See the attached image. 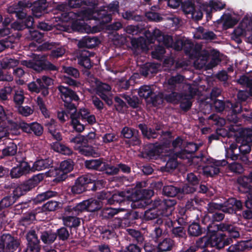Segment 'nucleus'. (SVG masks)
Instances as JSON below:
<instances>
[{
	"label": "nucleus",
	"instance_id": "25",
	"mask_svg": "<svg viewBox=\"0 0 252 252\" xmlns=\"http://www.w3.org/2000/svg\"><path fill=\"white\" fill-rule=\"evenodd\" d=\"M211 227L213 228L217 229L218 231H227L230 236L234 238H236L239 237V233L236 228L233 226L229 224L224 223H220V224H211Z\"/></svg>",
	"mask_w": 252,
	"mask_h": 252
},
{
	"label": "nucleus",
	"instance_id": "27",
	"mask_svg": "<svg viewBox=\"0 0 252 252\" xmlns=\"http://www.w3.org/2000/svg\"><path fill=\"white\" fill-rule=\"evenodd\" d=\"M152 34L160 45H164L166 47L172 46L173 39L170 36L162 35L161 32L158 29L154 30Z\"/></svg>",
	"mask_w": 252,
	"mask_h": 252
},
{
	"label": "nucleus",
	"instance_id": "44",
	"mask_svg": "<svg viewBox=\"0 0 252 252\" xmlns=\"http://www.w3.org/2000/svg\"><path fill=\"white\" fill-rule=\"evenodd\" d=\"M70 142L74 144L73 147L75 150L78 151L86 144L85 143V136L82 135H78L75 137L70 139Z\"/></svg>",
	"mask_w": 252,
	"mask_h": 252
},
{
	"label": "nucleus",
	"instance_id": "37",
	"mask_svg": "<svg viewBox=\"0 0 252 252\" xmlns=\"http://www.w3.org/2000/svg\"><path fill=\"white\" fill-rule=\"evenodd\" d=\"M184 81V77L180 75L169 78L164 84L165 88L172 90L178 84L182 83Z\"/></svg>",
	"mask_w": 252,
	"mask_h": 252
},
{
	"label": "nucleus",
	"instance_id": "46",
	"mask_svg": "<svg viewBox=\"0 0 252 252\" xmlns=\"http://www.w3.org/2000/svg\"><path fill=\"white\" fill-rule=\"evenodd\" d=\"M139 127L141 129L143 135L148 139L155 138L157 137L156 131L151 128H148L147 126L142 124H140Z\"/></svg>",
	"mask_w": 252,
	"mask_h": 252
},
{
	"label": "nucleus",
	"instance_id": "42",
	"mask_svg": "<svg viewBox=\"0 0 252 252\" xmlns=\"http://www.w3.org/2000/svg\"><path fill=\"white\" fill-rule=\"evenodd\" d=\"M87 207V211L89 212H94L99 209L102 206V204L98 199L91 198L86 200Z\"/></svg>",
	"mask_w": 252,
	"mask_h": 252
},
{
	"label": "nucleus",
	"instance_id": "38",
	"mask_svg": "<svg viewBox=\"0 0 252 252\" xmlns=\"http://www.w3.org/2000/svg\"><path fill=\"white\" fill-rule=\"evenodd\" d=\"M159 65L154 63H146L141 70L142 74L147 76L150 74L156 73L158 69Z\"/></svg>",
	"mask_w": 252,
	"mask_h": 252
},
{
	"label": "nucleus",
	"instance_id": "35",
	"mask_svg": "<svg viewBox=\"0 0 252 252\" xmlns=\"http://www.w3.org/2000/svg\"><path fill=\"white\" fill-rule=\"evenodd\" d=\"M23 1H19L18 2V5L10 6L8 8L7 10L9 13H15L18 19L23 20L27 16V15L24 11L23 9L21 7V5L23 4Z\"/></svg>",
	"mask_w": 252,
	"mask_h": 252
},
{
	"label": "nucleus",
	"instance_id": "14",
	"mask_svg": "<svg viewBox=\"0 0 252 252\" xmlns=\"http://www.w3.org/2000/svg\"><path fill=\"white\" fill-rule=\"evenodd\" d=\"M217 229L211 227V225L208 226L209 232H213V235L216 237L211 242V247H216L218 249H221L225 246L228 245L232 242L231 238L225 239V235L220 232H216Z\"/></svg>",
	"mask_w": 252,
	"mask_h": 252
},
{
	"label": "nucleus",
	"instance_id": "43",
	"mask_svg": "<svg viewBox=\"0 0 252 252\" xmlns=\"http://www.w3.org/2000/svg\"><path fill=\"white\" fill-rule=\"evenodd\" d=\"M18 64L19 61L17 60L8 58H4L0 62V66L3 69L12 68Z\"/></svg>",
	"mask_w": 252,
	"mask_h": 252
},
{
	"label": "nucleus",
	"instance_id": "62",
	"mask_svg": "<svg viewBox=\"0 0 252 252\" xmlns=\"http://www.w3.org/2000/svg\"><path fill=\"white\" fill-rule=\"evenodd\" d=\"M62 71L75 78H77L79 76V72L78 70L72 67L63 66V67Z\"/></svg>",
	"mask_w": 252,
	"mask_h": 252
},
{
	"label": "nucleus",
	"instance_id": "45",
	"mask_svg": "<svg viewBox=\"0 0 252 252\" xmlns=\"http://www.w3.org/2000/svg\"><path fill=\"white\" fill-rule=\"evenodd\" d=\"M36 82L37 84L35 82H32L28 84V88L30 92L39 93L40 90L43 89L44 84L42 83L41 80L40 78L36 79Z\"/></svg>",
	"mask_w": 252,
	"mask_h": 252
},
{
	"label": "nucleus",
	"instance_id": "11",
	"mask_svg": "<svg viewBox=\"0 0 252 252\" xmlns=\"http://www.w3.org/2000/svg\"><path fill=\"white\" fill-rule=\"evenodd\" d=\"M42 179L43 178L41 175L38 174L34 176L27 182L17 187L13 190V196L12 197L16 199L23 195L26 192L36 186Z\"/></svg>",
	"mask_w": 252,
	"mask_h": 252
},
{
	"label": "nucleus",
	"instance_id": "59",
	"mask_svg": "<svg viewBox=\"0 0 252 252\" xmlns=\"http://www.w3.org/2000/svg\"><path fill=\"white\" fill-rule=\"evenodd\" d=\"M28 38L31 40L35 41L38 43H41L43 41L42 34L36 31H30V35L28 36Z\"/></svg>",
	"mask_w": 252,
	"mask_h": 252
},
{
	"label": "nucleus",
	"instance_id": "32",
	"mask_svg": "<svg viewBox=\"0 0 252 252\" xmlns=\"http://www.w3.org/2000/svg\"><path fill=\"white\" fill-rule=\"evenodd\" d=\"M52 162L49 159H39L34 162L31 171H40L49 168Z\"/></svg>",
	"mask_w": 252,
	"mask_h": 252
},
{
	"label": "nucleus",
	"instance_id": "31",
	"mask_svg": "<svg viewBox=\"0 0 252 252\" xmlns=\"http://www.w3.org/2000/svg\"><path fill=\"white\" fill-rule=\"evenodd\" d=\"M176 50H184L186 53H190L192 48V44L188 39H179L173 45Z\"/></svg>",
	"mask_w": 252,
	"mask_h": 252
},
{
	"label": "nucleus",
	"instance_id": "60",
	"mask_svg": "<svg viewBox=\"0 0 252 252\" xmlns=\"http://www.w3.org/2000/svg\"><path fill=\"white\" fill-rule=\"evenodd\" d=\"M127 233L140 243H143L144 241V237L143 235L138 231L132 229H127L126 230Z\"/></svg>",
	"mask_w": 252,
	"mask_h": 252
},
{
	"label": "nucleus",
	"instance_id": "7",
	"mask_svg": "<svg viewBox=\"0 0 252 252\" xmlns=\"http://www.w3.org/2000/svg\"><path fill=\"white\" fill-rule=\"evenodd\" d=\"M252 35V16L248 14L245 16L239 26L234 30L231 38L238 43H241L240 36H249L251 40Z\"/></svg>",
	"mask_w": 252,
	"mask_h": 252
},
{
	"label": "nucleus",
	"instance_id": "52",
	"mask_svg": "<svg viewBox=\"0 0 252 252\" xmlns=\"http://www.w3.org/2000/svg\"><path fill=\"white\" fill-rule=\"evenodd\" d=\"M179 191V189L173 186H165L163 189L164 194L170 197L175 196Z\"/></svg>",
	"mask_w": 252,
	"mask_h": 252
},
{
	"label": "nucleus",
	"instance_id": "8",
	"mask_svg": "<svg viewBox=\"0 0 252 252\" xmlns=\"http://www.w3.org/2000/svg\"><path fill=\"white\" fill-rule=\"evenodd\" d=\"M21 64L37 71L43 69L57 70V67L55 65L46 60L45 58L39 55H35L32 60H23L21 61Z\"/></svg>",
	"mask_w": 252,
	"mask_h": 252
},
{
	"label": "nucleus",
	"instance_id": "24",
	"mask_svg": "<svg viewBox=\"0 0 252 252\" xmlns=\"http://www.w3.org/2000/svg\"><path fill=\"white\" fill-rule=\"evenodd\" d=\"M240 185L239 189L241 191L248 192L252 191V172L250 173L249 176H241L237 180Z\"/></svg>",
	"mask_w": 252,
	"mask_h": 252
},
{
	"label": "nucleus",
	"instance_id": "29",
	"mask_svg": "<svg viewBox=\"0 0 252 252\" xmlns=\"http://www.w3.org/2000/svg\"><path fill=\"white\" fill-rule=\"evenodd\" d=\"M94 53L89 51H82L78 57V63L85 68H91L92 65L91 58L94 57Z\"/></svg>",
	"mask_w": 252,
	"mask_h": 252
},
{
	"label": "nucleus",
	"instance_id": "30",
	"mask_svg": "<svg viewBox=\"0 0 252 252\" xmlns=\"http://www.w3.org/2000/svg\"><path fill=\"white\" fill-rule=\"evenodd\" d=\"M45 126L55 139L57 140H61L62 139L61 133L57 130L58 126L57 123L54 120L51 119L48 120L46 122Z\"/></svg>",
	"mask_w": 252,
	"mask_h": 252
},
{
	"label": "nucleus",
	"instance_id": "12",
	"mask_svg": "<svg viewBox=\"0 0 252 252\" xmlns=\"http://www.w3.org/2000/svg\"><path fill=\"white\" fill-rule=\"evenodd\" d=\"M58 90L61 93V96L64 102L65 107L70 110H75V105L72 104L71 101L78 100V96L73 91L63 86H59Z\"/></svg>",
	"mask_w": 252,
	"mask_h": 252
},
{
	"label": "nucleus",
	"instance_id": "4",
	"mask_svg": "<svg viewBox=\"0 0 252 252\" xmlns=\"http://www.w3.org/2000/svg\"><path fill=\"white\" fill-rule=\"evenodd\" d=\"M225 4L221 1H210L209 5H203L200 7V11L195 15L196 10L194 7L192 1H184L182 3V8L183 11L186 14H191L192 17H196L197 19H200L202 17V10L207 13L213 10L218 11L223 9Z\"/></svg>",
	"mask_w": 252,
	"mask_h": 252
},
{
	"label": "nucleus",
	"instance_id": "56",
	"mask_svg": "<svg viewBox=\"0 0 252 252\" xmlns=\"http://www.w3.org/2000/svg\"><path fill=\"white\" fill-rule=\"evenodd\" d=\"M14 40L13 37H9L5 40L0 41V52L4 50L5 48L13 47V43Z\"/></svg>",
	"mask_w": 252,
	"mask_h": 252
},
{
	"label": "nucleus",
	"instance_id": "13",
	"mask_svg": "<svg viewBox=\"0 0 252 252\" xmlns=\"http://www.w3.org/2000/svg\"><path fill=\"white\" fill-rule=\"evenodd\" d=\"M72 169V162L71 160H64L61 162L59 168L52 172V175L56 177L55 181L60 182L65 180L66 174Z\"/></svg>",
	"mask_w": 252,
	"mask_h": 252
},
{
	"label": "nucleus",
	"instance_id": "61",
	"mask_svg": "<svg viewBox=\"0 0 252 252\" xmlns=\"http://www.w3.org/2000/svg\"><path fill=\"white\" fill-rule=\"evenodd\" d=\"M36 103L43 115L45 117H49V115L48 111L46 107L44 102L42 98L39 96L37 97L36 99Z\"/></svg>",
	"mask_w": 252,
	"mask_h": 252
},
{
	"label": "nucleus",
	"instance_id": "63",
	"mask_svg": "<svg viewBox=\"0 0 252 252\" xmlns=\"http://www.w3.org/2000/svg\"><path fill=\"white\" fill-rule=\"evenodd\" d=\"M15 102L18 105L22 104L24 100V92L22 90H18L15 92L14 97Z\"/></svg>",
	"mask_w": 252,
	"mask_h": 252
},
{
	"label": "nucleus",
	"instance_id": "9",
	"mask_svg": "<svg viewBox=\"0 0 252 252\" xmlns=\"http://www.w3.org/2000/svg\"><path fill=\"white\" fill-rule=\"evenodd\" d=\"M175 204V201L172 199H165L164 201L157 200L154 203L155 207L145 211L144 218L147 220H150L157 218L159 215H166L163 210H160L161 207L164 205L170 207Z\"/></svg>",
	"mask_w": 252,
	"mask_h": 252
},
{
	"label": "nucleus",
	"instance_id": "34",
	"mask_svg": "<svg viewBox=\"0 0 252 252\" xmlns=\"http://www.w3.org/2000/svg\"><path fill=\"white\" fill-rule=\"evenodd\" d=\"M51 148L54 151L65 155H70L72 153L70 148L59 142L53 143Z\"/></svg>",
	"mask_w": 252,
	"mask_h": 252
},
{
	"label": "nucleus",
	"instance_id": "23",
	"mask_svg": "<svg viewBox=\"0 0 252 252\" xmlns=\"http://www.w3.org/2000/svg\"><path fill=\"white\" fill-rule=\"evenodd\" d=\"M31 171V167L26 161H22L16 167L12 168L10 175L12 178H18Z\"/></svg>",
	"mask_w": 252,
	"mask_h": 252
},
{
	"label": "nucleus",
	"instance_id": "1",
	"mask_svg": "<svg viewBox=\"0 0 252 252\" xmlns=\"http://www.w3.org/2000/svg\"><path fill=\"white\" fill-rule=\"evenodd\" d=\"M240 136L236 138L238 146L235 143H232L228 149L226 150V157L233 160L238 159L240 153L246 154L251 150V143L252 142V130L246 128L241 130Z\"/></svg>",
	"mask_w": 252,
	"mask_h": 252
},
{
	"label": "nucleus",
	"instance_id": "20",
	"mask_svg": "<svg viewBox=\"0 0 252 252\" xmlns=\"http://www.w3.org/2000/svg\"><path fill=\"white\" fill-rule=\"evenodd\" d=\"M28 246L25 252H39V241L33 230L29 231L27 235Z\"/></svg>",
	"mask_w": 252,
	"mask_h": 252
},
{
	"label": "nucleus",
	"instance_id": "40",
	"mask_svg": "<svg viewBox=\"0 0 252 252\" xmlns=\"http://www.w3.org/2000/svg\"><path fill=\"white\" fill-rule=\"evenodd\" d=\"M105 163L103 162L100 159H91L85 161V166L87 168L91 169L102 170L103 166Z\"/></svg>",
	"mask_w": 252,
	"mask_h": 252
},
{
	"label": "nucleus",
	"instance_id": "5",
	"mask_svg": "<svg viewBox=\"0 0 252 252\" xmlns=\"http://www.w3.org/2000/svg\"><path fill=\"white\" fill-rule=\"evenodd\" d=\"M187 87L188 88L189 93V94L181 95L176 93L172 92L169 95L165 94V98L167 101L173 103H176L178 101H180L181 107L184 110L189 109L191 105L190 99L196 94L197 89L194 88V86L192 87L189 85H187Z\"/></svg>",
	"mask_w": 252,
	"mask_h": 252
},
{
	"label": "nucleus",
	"instance_id": "50",
	"mask_svg": "<svg viewBox=\"0 0 252 252\" xmlns=\"http://www.w3.org/2000/svg\"><path fill=\"white\" fill-rule=\"evenodd\" d=\"M210 54L213 56L212 60L208 65L209 68H212L217 65L220 61V53L216 50H211Z\"/></svg>",
	"mask_w": 252,
	"mask_h": 252
},
{
	"label": "nucleus",
	"instance_id": "55",
	"mask_svg": "<svg viewBox=\"0 0 252 252\" xmlns=\"http://www.w3.org/2000/svg\"><path fill=\"white\" fill-rule=\"evenodd\" d=\"M15 201V198L12 196H6L4 197L0 201V209H3L9 207Z\"/></svg>",
	"mask_w": 252,
	"mask_h": 252
},
{
	"label": "nucleus",
	"instance_id": "49",
	"mask_svg": "<svg viewBox=\"0 0 252 252\" xmlns=\"http://www.w3.org/2000/svg\"><path fill=\"white\" fill-rule=\"evenodd\" d=\"M57 238L56 233L51 231L43 232L41 235V239L43 242L49 244L53 242Z\"/></svg>",
	"mask_w": 252,
	"mask_h": 252
},
{
	"label": "nucleus",
	"instance_id": "58",
	"mask_svg": "<svg viewBox=\"0 0 252 252\" xmlns=\"http://www.w3.org/2000/svg\"><path fill=\"white\" fill-rule=\"evenodd\" d=\"M43 132L42 126L36 122L32 123L31 133L33 132L36 136H40Z\"/></svg>",
	"mask_w": 252,
	"mask_h": 252
},
{
	"label": "nucleus",
	"instance_id": "17",
	"mask_svg": "<svg viewBox=\"0 0 252 252\" xmlns=\"http://www.w3.org/2000/svg\"><path fill=\"white\" fill-rule=\"evenodd\" d=\"M208 165L202 168L203 173L207 176H213L218 174L220 172L219 167L226 164L225 160H214L213 159L208 160Z\"/></svg>",
	"mask_w": 252,
	"mask_h": 252
},
{
	"label": "nucleus",
	"instance_id": "21",
	"mask_svg": "<svg viewBox=\"0 0 252 252\" xmlns=\"http://www.w3.org/2000/svg\"><path fill=\"white\" fill-rule=\"evenodd\" d=\"M208 235L210 236L209 238L208 236H204L199 239L196 242V245L195 246H191L186 252H195L199 248L203 249L208 246L211 247V242L214 241V239L216 238V237L213 235V232L209 233L208 230Z\"/></svg>",
	"mask_w": 252,
	"mask_h": 252
},
{
	"label": "nucleus",
	"instance_id": "6",
	"mask_svg": "<svg viewBox=\"0 0 252 252\" xmlns=\"http://www.w3.org/2000/svg\"><path fill=\"white\" fill-rule=\"evenodd\" d=\"M80 116L83 121H86L89 124H93L96 122L95 116L91 114L87 109H81L79 113L75 111L70 114V119L71 125L78 132H82L84 129V126L79 122Z\"/></svg>",
	"mask_w": 252,
	"mask_h": 252
},
{
	"label": "nucleus",
	"instance_id": "48",
	"mask_svg": "<svg viewBox=\"0 0 252 252\" xmlns=\"http://www.w3.org/2000/svg\"><path fill=\"white\" fill-rule=\"evenodd\" d=\"M64 224L69 227H75L78 226L80 223V220L74 217H66L63 219Z\"/></svg>",
	"mask_w": 252,
	"mask_h": 252
},
{
	"label": "nucleus",
	"instance_id": "10",
	"mask_svg": "<svg viewBox=\"0 0 252 252\" xmlns=\"http://www.w3.org/2000/svg\"><path fill=\"white\" fill-rule=\"evenodd\" d=\"M91 86L96 89L97 94L103 99L109 106L113 103L112 98L109 95L111 87L108 84L100 82L96 79L93 78L91 80Z\"/></svg>",
	"mask_w": 252,
	"mask_h": 252
},
{
	"label": "nucleus",
	"instance_id": "47",
	"mask_svg": "<svg viewBox=\"0 0 252 252\" xmlns=\"http://www.w3.org/2000/svg\"><path fill=\"white\" fill-rule=\"evenodd\" d=\"M17 151V145L13 142H10L6 147L2 151L4 156H12L16 154Z\"/></svg>",
	"mask_w": 252,
	"mask_h": 252
},
{
	"label": "nucleus",
	"instance_id": "33",
	"mask_svg": "<svg viewBox=\"0 0 252 252\" xmlns=\"http://www.w3.org/2000/svg\"><path fill=\"white\" fill-rule=\"evenodd\" d=\"M99 43V40L95 36L85 37L79 42L80 46L89 48L94 47Z\"/></svg>",
	"mask_w": 252,
	"mask_h": 252
},
{
	"label": "nucleus",
	"instance_id": "18",
	"mask_svg": "<svg viewBox=\"0 0 252 252\" xmlns=\"http://www.w3.org/2000/svg\"><path fill=\"white\" fill-rule=\"evenodd\" d=\"M0 243L3 246L5 252H14L19 245L18 240L9 234L1 236Z\"/></svg>",
	"mask_w": 252,
	"mask_h": 252
},
{
	"label": "nucleus",
	"instance_id": "28",
	"mask_svg": "<svg viewBox=\"0 0 252 252\" xmlns=\"http://www.w3.org/2000/svg\"><path fill=\"white\" fill-rule=\"evenodd\" d=\"M133 49L136 54H138L141 51H147L148 50L147 42L144 37L133 38L131 40Z\"/></svg>",
	"mask_w": 252,
	"mask_h": 252
},
{
	"label": "nucleus",
	"instance_id": "36",
	"mask_svg": "<svg viewBox=\"0 0 252 252\" xmlns=\"http://www.w3.org/2000/svg\"><path fill=\"white\" fill-rule=\"evenodd\" d=\"M174 245V242L170 238H165L158 244V252H163L169 251L172 249Z\"/></svg>",
	"mask_w": 252,
	"mask_h": 252
},
{
	"label": "nucleus",
	"instance_id": "51",
	"mask_svg": "<svg viewBox=\"0 0 252 252\" xmlns=\"http://www.w3.org/2000/svg\"><path fill=\"white\" fill-rule=\"evenodd\" d=\"M81 154L86 156H97V153L91 147L82 146L80 150L78 151Z\"/></svg>",
	"mask_w": 252,
	"mask_h": 252
},
{
	"label": "nucleus",
	"instance_id": "3",
	"mask_svg": "<svg viewBox=\"0 0 252 252\" xmlns=\"http://www.w3.org/2000/svg\"><path fill=\"white\" fill-rule=\"evenodd\" d=\"M101 199H107L108 203L113 204L115 203L121 202L125 201L126 199L132 202H137L142 199V197L150 198L154 194V191L151 189H144L141 191H136L135 193L132 194L129 196L128 193L125 192H119L113 194L110 198H108L107 193H102Z\"/></svg>",
	"mask_w": 252,
	"mask_h": 252
},
{
	"label": "nucleus",
	"instance_id": "54",
	"mask_svg": "<svg viewBox=\"0 0 252 252\" xmlns=\"http://www.w3.org/2000/svg\"><path fill=\"white\" fill-rule=\"evenodd\" d=\"M61 206L62 204L60 202L51 200L45 204L44 208L45 210L49 211H54L61 207Z\"/></svg>",
	"mask_w": 252,
	"mask_h": 252
},
{
	"label": "nucleus",
	"instance_id": "39",
	"mask_svg": "<svg viewBox=\"0 0 252 252\" xmlns=\"http://www.w3.org/2000/svg\"><path fill=\"white\" fill-rule=\"evenodd\" d=\"M250 243L249 241H242L238 243L237 244L231 245L228 249V252H238L242 251L244 250L250 248Z\"/></svg>",
	"mask_w": 252,
	"mask_h": 252
},
{
	"label": "nucleus",
	"instance_id": "22",
	"mask_svg": "<svg viewBox=\"0 0 252 252\" xmlns=\"http://www.w3.org/2000/svg\"><path fill=\"white\" fill-rule=\"evenodd\" d=\"M208 235L210 236L209 238L208 236H204L199 239L196 242V245L195 246H191L186 252H195L199 248L203 249L208 246L211 247V242L214 241V239L216 238V237L213 235V232L209 233L208 230Z\"/></svg>",
	"mask_w": 252,
	"mask_h": 252
},
{
	"label": "nucleus",
	"instance_id": "64",
	"mask_svg": "<svg viewBox=\"0 0 252 252\" xmlns=\"http://www.w3.org/2000/svg\"><path fill=\"white\" fill-rule=\"evenodd\" d=\"M164 53V48L162 45H160L152 52V57L155 59H160Z\"/></svg>",
	"mask_w": 252,
	"mask_h": 252
},
{
	"label": "nucleus",
	"instance_id": "15",
	"mask_svg": "<svg viewBox=\"0 0 252 252\" xmlns=\"http://www.w3.org/2000/svg\"><path fill=\"white\" fill-rule=\"evenodd\" d=\"M94 181L95 179L92 174L85 175L80 177L72 187L71 191L73 193L80 194L86 189L87 184L92 183V182Z\"/></svg>",
	"mask_w": 252,
	"mask_h": 252
},
{
	"label": "nucleus",
	"instance_id": "41",
	"mask_svg": "<svg viewBox=\"0 0 252 252\" xmlns=\"http://www.w3.org/2000/svg\"><path fill=\"white\" fill-rule=\"evenodd\" d=\"M126 209L124 208L114 209L112 208H105L102 209L101 213V216L106 219L112 218L118 213L125 211Z\"/></svg>",
	"mask_w": 252,
	"mask_h": 252
},
{
	"label": "nucleus",
	"instance_id": "2",
	"mask_svg": "<svg viewBox=\"0 0 252 252\" xmlns=\"http://www.w3.org/2000/svg\"><path fill=\"white\" fill-rule=\"evenodd\" d=\"M95 8L93 9L88 8L81 12L83 20L90 19L98 20L102 24L110 22L111 20V15L118 11V3H112L109 6L104 7L103 9L95 11Z\"/></svg>",
	"mask_w": 252,
	"mask_h": 252
},
{
	"label": "nucleus",
	"instance_id": "16",
	"mask_svg": "<svg viewBox=\"0 0 252 252\" xmlns=\"http://www.w3.org/2000/svg\"><path fill=\"white\" fill-rule=\"evenodd\" d=\"M140 97L144 98L146 100L150 98L153 105L158 106L162 103V95L161 94L153 97V93L151 90V87L149 86H143L139 88L138 91Z\"/></svg>",
	"mask_w": 252,
	"mask_h": 252
},
{
	"label": "nucleus",
	"instance_id": "53",
	"mask_svg": "<svg viewBox=\"0 0 252 252\" xmlns=\"http://www.w3.org/2000/svg\"><path fill=\"white\" fill-rule=\"evenodd\" d=\"M188 232L190 235L196 236L201 234V230L198 223H193L189 226Z\"/></svg>",
	"mask_w": 252,
	"mask_h": 252
},
{
	"label": "nucleus",
	"instance_id": "57",
	"mask_svg": "<svg viewBox=\"0 0 252 252\" xmlns=\"http://www.w3.org/2000/svg\"><path fill=\"white\" fill-rule=\"evenodd\" d=\"M86 200L78 204L76 206L72 208V214L75 215H78L82 212L87 210V204Z\"/></svg>",
	"mask_w": 252,
	"mask_h": 252
},
{
	"label": "nucleus",
	"instance_id": "19",
	"mask_svg": "<svg viewBox=\"0 0 252 252\" xmlns=\"http://www.w3.org/2000/svg\"><path fill=\"white\" fill-rule=\"evenodd\" d=\"M240 18L239 15L234 12H231L224 13L219 21L222 23L223 28L227 29L234 26Z\"/></svg>",
	"mask_w": 252,
	"mask_h": 252
},
{
	"label": "nucleus",
	"instance_id": "26",
	"mask_svg": "<svg viewBox=\"0 0 252 252\" xmlns=\"http://www.w3.org/2000/svg\"><path fill=\"white\" fill-rule=\"evenodd\" d=\"M242 207V203L240 201L233 198H230L226 202H224L223 212L232 214L234 212L235 210H241Z\"/></svg>",
	"mask_w": 252,
	"mask_h": 252
}]
</instances>
